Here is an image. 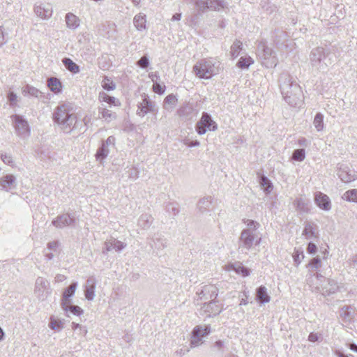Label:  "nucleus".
<instances>
[{
  "label": "nucleus",
  "instance_id": "obj_59",
  "mask_svg": "<svg viewBox=\"0 0 357 357\" xmlns=\"http://www.w3.org/2000/svg\"><path fill=\"white\" fill-rule=\"evenodd\" d=\"M1 158L5 164L10 165L11 163H13V158L10 154L1 153Z\"/></svg>",
  "mask_w": 357,
  "mask_h": 357
},
{
  "label": "nucleus",
  "instance_id": "obj_17",
  "mask_svg": "<svg viewBox=\"0 0 357 357\" xmlns=\"http://www.w3.org/2000/svg\"><path fill=\"white\" fill-rule=\"evenodd\" d=\"M314 201L317 205L324 211H329L331 208V202L328 195L317 192L314 195Z\"/></svg>",
  "mask_w": 357,
  "mask_h": 357
},
{
  "label": "nucleus",
  "instance_id": "obj_50",
  "mask_svg": "<svg viewBox=\"0 0 357 357\" xmlns=\"http://www.w3.org/2000/svg\"><path fill=\"white\" fill-rule=\"evenodd\" d=\"M102 87L107 91L113 90L115 89L114 82L107 77H105L102 82Z\"/></svg>",
  "mask_w": 357,
  "mask_h": 357
},
{
  "label": "nucleus",
  "instance_id": "obj_51",
  "mask_svg": "<svg viewBox=\"0 0 357 357\" xmlns=\"http://www.w3.org/2000/svg\"><path fill=\"white\" fill-rule=\"evenodd\" d=\"M351 310L352 308L351 307L345 306L342 308L341 315L344 316L347 320L351 321L353 319V316L351 315L353 312Z\"/></svg>",
  "mask_w": 357,
  "mask_h": 357
},
{
  "label": "nucleus",
  "instance_id": "obj_15",
  "mask_svg": "<svg viewBox=\"0 0 357 357\" xmlns=\"http://www.w3.org/2000/svg\"><path fill=\"white\" fill-rule=\"evenodd\" d=\"M126 243L116 240L114 237H111L105 242V247L102 252L106 254L107 252H110L114 250L116 252H121L126 247Z\"/></svg>",
  "mask_w": 357,
  "mask_h": 357
},
{
  "label": "nucleus",
  "instance_id": "obj_26",
  "mask_svg": "<svg viewBox=\"0 0 357 357\" xmlns=\"http://www.w3.org/2000/svg\"><path fill=\"white\" fill-rule=\"evenodd\" d=\"M47 85L50 91L55 94L60 93L62 89V84L61 81L54 77H52L47 79Z\"/></svg>",
  "mask_w": 357,
  "mask_h": 357
},
{
  "label": "nucleus",
  "instance_id": "obj_20",
  "mask_svg": "<svg viewBox=\"0 0 357 357\" xmlns=\"http://www.w3.org/2000/svg\"><path fill=\"white\" fill-rule=\"evenodd\" d=\"M177 102V96L174 93L169 94L163 100L162 108L167 112H172L176 107Z\"/></svg>",
  "mask_w": 357,
  "mask_h": 357
},
{
  "label": "nucleus",
  "instance_id": "obj_4",
  "mask_svg": "<svg viewBox=\"0 0 357 357\" xmlns=\"http://www.w3.org/2000/svg\"><path fill=\"white\" fill-rule=\"evenodd\" d=\"M333 62L328 49L317 47L312 49L310 54V63L314 71L325 73Z\"/></svg>",
  "mask_w": 357,
  "mask_h": 357
},
{
  "label": "nucleus",
  "instance_id": "obj_40",
  "mask_svg": "<svg viewBox=\"0 0 357 357\" xmlns=\"http://www.w3.org/2000/svg\"><path fill=\"white\" fill-rule=\"evenodd\" d=\"M109 153L108 147L105 145V144H102V146L98 149L96 152V156L98 160L100 162L104 160Z\"/></svg>",
  "mask_w": 357,
  "mask_h": 357
},
{
  "label": "nucleus",
  "instance_id": "obj_11",
  "mask_svg": "<svg viewBox=\"0 0 357 357\" xmlns=\"http://www.w3.org/2000/svg\"><path fill=\"white\" fill-rule=\"evenodd\" d=\"M218 294V289L216 286L213 284H207L202 287L199 291L197 292V301H204L207 303L210 301H215Z\"/></svg>",
  "mask_w": 357,
  "mask_h": 357
},
{
  "label": "nucleus",
  "instance_id": "obj_48",
  "mask_svg": "<svg viewBox=\"0 0 357 357\" xmlns=\"http://www.w3.org/2000/svg\"><path fill=\"white\" fill-rule=\"evenodd\" d=\"M96 287H84V296L88 301H93L95 298Z\"/></svg>",
  "mask_w": 357,
  "mask_h": 357
},
{
  "label": "nucleus",
  "instance_id": "obj_21",
  "mask_svg": "<svg viewBox=\"0 0 357 357\" xmlns=\"http://www.w3.org/2000/svg\"><path fill=\"white\" fill-rule=\"evenodd\" d=\"M98 112L101 115V118L105 119L107 122H111L116 119V112L107 108L103 104L99 107Z\"/></svg>",
  "mask_w": 357,
  "mask_h": 357
},
{
  "label": "nucleus",
  "instance_id": "obj_2",
  "mask_svg": "<svg viewBox=\"0 0 357 357\" xmlns=\"http://www.w3.org/2000/svg\"><path fill=\"white\" fill-rule=\"evenodd\" d=\"M243 222L246 227L241 231L238 239V250L242 252L250 250L254 245H259L261 241V236L257 233L259 223L249 219L243 220Z\"/></svg>",
  "mask_w": 357,
  "mask_h": 357
},
{
  "label": "nucleus",
  "instance_id": "obj_22",
  "mask_svg": "<svg viewBox=\"0 0 357 357\" xmlns=\"http://www.w3.org/2000/svg\"><path fill=\"white\" fill-rule=\"evenodd\" d=\"M317 226L312 222H306L302 234L304 235L306 239H312L317 237Z\"/></svg>",
  "mask_w": 357,
  "mask_h": 357
},
{
  "label": "nucleus",
  "instance_id": "obj_18",
  "mask_svg": "<svg viewBox=\"0 0 357 357\" xmlns=\"http://www.w3.org/2000/svg\"><path fill=\"white\" fill-rule=\"evenodd\" d=\"M328 284L325 286L322 284H317L315 289L319 290L323 295H330L336 292L338 289V285L333 280L328 279Z\"/></svg>",
  "mask_w": 357,
  "mask_h": 357
},
{
  "label": "nucleus",
  "instance_id": "obj_12",
  "mask_svg": "<svg viewBox=\"0 0 357 357\" xmlns=\"http://www.w3.org/2000/svg\"><path fill=\"white\" fill-rule=\"evenodd\" d=\"M209 326H197L192 331L190 340V347H196L199 346L202 343V337L208 335L210 333Z\"/></svg>",
  "mask_w": 357,
  "mask_h": 357
},
{
  "label": "nucleus",
  "instance_id": "obj_42",
  "mask_svg": "<svg viewBox=\"0 0 357 357\" xmlns=\"http://www.w3.org/2000/svg\"><path fill=\"white\" fill-rule=\"evenodd\" d=\"M242 50V43L240 40H236L234 42L233 45L231 47L230 54L231 57L236 58L237 57L241 50Z\"/></svg>",
  "mask_w": 357,
  "mask_h": 357
},
{
  "label": "nucleus",
  "instance_id": "obj_36",
  "mask_svg": "<svg viewBox=\"0 0 357 357\" xmlns=\"http://www.w3.org/2000/svg\"><path fill=\"white\" fill-rule=\"evenodd\" d=\"M211 204L212 197L211 196H208L201 199L197 204V207L200 211L204 212L208 208H209Z\"/></svg>",
  "mask_w": 357,
  "mask_h": 357
},
{
  "label": "nucleus",
  "instance_id": "obj_52",
  "mask_svg": "<svg viewBox=\"0 0 357 357\" xmlns=\"http://www.w3.org/2000/svg\"><path fill=\"white\" fill-rule=\"evenodd\" d=\"M8 33L3 29V26H0V47L8 42Z\"/></svg>",
  "mask_w": 357,
  "mask_h": 357
},
{
  "label": "nucleus",
  "instance_id": "obj_56",
  "mask_svg": "<svg viewBox=\"0 0 357 357\" xmlns=\"http://www.w3.org/2000/svg\"><path fill=\"white\" fill-rule=\"evenodd\" d=\"M50 327L52 330H61L63 328V324L61 321L56 320L54 319L51 318Z\"/></svg>",
  "mask_w": 357,
  "mask_h": 357
},
{
  "label": "nucleus",
  "instance_id": "obj_24",
  "mask_svg": "<svg viewBox=\"0 0 357 357\" xmlns=\"http://www.w3.org/2000/svg\"><path fill=\"white\" fill-rule=\"evenodd\" d=\"M256 299L261 305H264L270 301L271 297L268 294L267 289L264 286H260L257 289Z\"/></svg>",
  "mask_w": 357,
  "mask_h": 357
},
{
  "label": "nucleus",
  "instance_id": "obj_28",
  "mask_svg": "<svg viewBox=\"0 0 357 357\" xmlns=\"http://www.w3.org/2000/svg\"><path fill=\"white\" fill-rule=\"evenodd\" d=\"M99 98L102 101L108 104L109 107H112V106L119 107L121 105V102L117 98L110 96L104 92L100 93Z\"/></svg>",
  "mask_w": 357,
  "mask_h": 357
},
{
  "label": "nucleus",
  "instance_id": "obj_61",
  "mask_svg": "<svg viewBox=\"0 0 357 357\" xmlns=\"http://www.w3.org/2000/svg\"><path fill=\"white\" fill-rule=\"evenodd\" d=\"M96 287V279L91 276L86 280L84 287Z\"/></svg>",
  "mask_w": 357,
  "mask_h": 357
},
{
  "label": "nucleus",
  "instance_id": "obj_8",
  "mask_svg": "<svg viewBox=\"0 0 357 357\" xmlns=\"http://www.w3.org/2000/svg\"><path fill=\"white\" fill-rule=\"evenodd\" d=\"M11 119L15 132L22 139H26L29 137L31 130L27 121L22 116L14 114L11 116Z\"/></svg>",
  "mask_w": 357,
  "mask_h": 357
},
{
  "label": "nucleus",
  "instance_id": "obj_33",
  "mask_svg": "<svg viewBox=\"0 0 357 357\" xmlns=\"http://www.w3.org/2000/svg\"><path fill=\"white\" fill-rule=\"evenodd\" d=\"M62 61L66 69L70 72L74 74L78 73L79 72V66L76 64L71 59L64 58Z\"/></svg>",
  "mask_w": 357,
  "mask_h": 357
},
{
  "label": "nucleus",
  "instance_id": "obj_5",
  "mask_svg": "<svg viewBox=\"0 0 357 357\" xmlns=\"http://www.w3.org/2000/svg\"><path fill=\"white\" fill-rule=\"evenodd\" d=\"M222 69L221 63L214 59L202 60L193 67V72L199 78L210 79Z\"/></svg>",
  "mask_w": 357,
  "mask_h": 357
},
{
  "label": "nucleus",
  "instance_id": "obj_6",
  "mask_svg": "<svg viewBox=\"0 0 357 357\" xmlns=\"http://www.w3.org/2000/svg\"><path fill=\"white\" fill-rule=\"evenodd\" d=\"M257 54L266 68H275L278 63L275 52L268 47L265 42H260L257 46Z\"/></svg>",
  "mask_w": 357,
  "mask_h": 357
},
{
  "label": "nucleus",
  "instance_id": "obj_37",
  "mask_svg": "<svg viewBox=\"0 0 357 357\" xmlns=\"http://www.w3.org/2000/svg\"><path fill=\"white\" fill-rule=\"evenodd\" d=\"M313 125L318 132L322 131L324 128V116L321 113H317L314 119Z\"/></svg>",
  "mask_w": 357,
  "mask_h": 357
},
{
  "label": "nucleus",
  "instance_id": "obj_13",
  "mask_svg": "<svg viewBox=\"0 0 357 357\" xmlns=\"http://www.w3.org/2000/svg\"><path fill=\"white\" fill-rule=\"evenodd\" d=\"M337 175L342 182L349 183L357 179V172L344 164L338 165Z\"/></svg>",
  "mask_w": 357,
  "mask_h": 357
},
{
  "label": "nucleus",
  "instance_id": "obj_58",
  "mask_svg": "<svg viewBox=\"0 0 357 357\" xmlns=\"http://www.w3.org/2000/svg\"><path fill=\"white\" fill-rule=\"evenodd\" d=\"M303 257L304 255L303 252L299 253L298 250L295 251L293 255L294 261L296 265H298L301 262V260L303 259Z\"/></svg>",
  "mask_w": 357,
  "mask_h": 357
},
{
  "label": "nucleus",
  "instance_id": "obj_35",
  "mask_svg": "<svg viewBox=\"0 0 357 357\" xmlns=\"http://www.w3.org/2000/svg\"><path fill=\"white\" fill-rule=\"evenodd\" d=\"M22 93L24 96L29 95L35 98H38L42 94L38 89L29 84L22 88Z\"/></svg>",
  "mask_w": 357,
  "mask_h": 357
},
{
  "label": "nucleus",
  "instance_id": "obj_23",
  "mask_svg": "<svg viewBox=\"0 0 357 357\" xmlns=\"http://www.w3.org/2000/svg\"><path fill=\"white\" fill-rule=\"evenodd\" d=\"M50 287V283L48 281L43 278L38 277L36 283H35V291L38 294V296H43V294L45 290L48 289Z\"/></svg>",
  "mask_w": 357,
  "mask_h": 357
},
{
  "label": "nucleus",
  "instance_id": "obj_47",
  "mask_svg": "<svg viewBox=\"0 0 357 357\" xmlns=\"http://www.w3.org/2000/svg\"><path fill=\"white\" fill-rule=\"evenodd\" d=\"M287 40V34L285 32L282 31H278L276 32V35L275 36L274 42L278 45L282 44Z\"/></svg>",
  "mask_w": 357,
  "mask_h": 357
},
{
  "label": "nucleus",
  "instance_id": "obj_57",
  "mask_svg": "<svg viewBox=\"0 0 357 357\" xmlns=\"http://www.w3.org/2000/svg\"><path fill=\"white\" fill-rule=\"evenodd\" d=\"M137 65L142 68H146L149 66V59L147 56H142L137 61Z\"/></svg>",
  "mask_w": 357,
  "mask_h": 357
},
{
  "label": "nucleus",
  "instance_id": "obj_27",
  "mask_svg": "<svg viewBox=\"0 0 357 357\" xmlns=\"http://www.w3.org/2000/svg\"><path fill=\"white\" fill-rule=\"evenodd\" d=\"M15 177L12 174H7L0 178V190L8 191L14 184Z\"/></svg>",
  "mask_w": 357,
  "mask_h": 357
},
{
  "label": "nucleus",
  "instance_id": "obj_60",
  "mask_svg": "<svg viewBox=\"0 0 357 357\" xmlns=\"http://www.w3.org/2000/svg\"><path fill=\"white\" fill-rule=\"evenodd\" d=\"M8 100L10 102V106H14L16 104L17 96L14 92H10L8 95Z\"/></svg>",
  "mask_w": 357,
  "mask_h": 357
},
{
  "label": "nucleus",
  "instance_id": "obj_3",
  "mask_svg": "<svg viewBox=\"0 0 357 357\" xmlns=\"http://www.w3.org/2000/svg\"><path fill=\"white\" fill-rule=\"evenodd\" d=\"M53 120L65 133H70L77 128V116L68 104H61L55 108Z\"/></svg>",
  "mask_w": 357,
  "mask_h": 357
},
{
  "label": "nucleus",
  "instance_id": "obj_55",
  "mask_svg": "<svg viewBox=\"0 0 357 357\" xmlns=\"http://www.w3.org/2000/svg\"><path fill=\"white\" fill-rule=\"evenodd\" d=\"M167 210L168 212L172 213L173 215H176L179 213V207L178 204L176 203H170L167 206Z\"/></svg>",
  "mask_w": 357,
  "mask_h": 357
},
{
  "label": "nucleus",
  "instance_id": "obj_19",
  "mask_svg": "<svg viewBox=\"0 0 357 357\" xmlns=\"http://www.w3.org/2000/svg\"><path fill=\"white\" fill-rule=\"evenodd\" d=\"M203 309L205 312L208 313L209 317L219 314L222 310V308L217 304V301H210L208 303H204Z\"/></svg>",
  "mask_w": 357,
  "mask_h": 357
},
{
  "label": "nucleus",
  "instance_id": "obj_7",
  "mask_svg": "<svg viewBox=\"0 0 357 357\" xmlns=\"http://www.w3.org/2000/svg\"><path fill=\"white\" fill-rule=\"evenodd\" d=\"M199 109L196 104L190 101H185L176 110V114L184 121H191L197 116Z\"/></svg>",
  "mask_w": 357,
  "mask_h": 357
},
{
  "label": "nucleus",
  "instance_id": "obj_45",
  "mask_svg": "<svg viewBox=\"0 0 357 357\" xmlns=\"http://www.w3.org/2000/svg\"><path fill=\"white\" fill-rule=\"evenodd\" d=\"M194 3L199 11L204 12L207 9L209 10V0H194Z\"/></svg>",
  "mask_w": 357,
  "mask_h": 357
},
{
  "label": "nucleus",
  "instance_id": "obj_54",
  "mask_svg": "<svg viewBox=\"0 0 357 357\" xmlns=\"http://www.w3.org/2000/svg\"><path fill=\"white\" fill-rule=\"evenodd\" d=\"M321 261L319 257H314L310 260L307 266L310 267L312 269L317 270L319 267H321Z\"/></svg>",
  "mask_w": 357,
  "mask_h": 357
},
{
  "label": "nucleus",
  "instance_id": "obj_49",
  "mask_svg": "<svg viewBox=\"0 0 357 357\" xmlns=\"http://www.w3.org/2000/svg\"><path fill=\"white\" fill-rule=\"evenodd\" d=\"M66 312H70L74 315H80L83 313V310L81 307L77 305H72L71 303L68 305V310H65Z\"/></svg>",
  "mask_w": 357,
  "mask_h": 357
},
{
  "label": "nucleus",
  "instance_id": "obj_9",
  "mask_svg": "<svg viewBox=\"0 0 357 357\" xmlns=\"http://www.w3.org/2000/svg\"><path fill=\"white\" fill-rule=\"evenodd\" d=\"M141 101L137 103V114L144 117L148 113L158 112V107L154 101H152L149 95L143 93L141 96Z\"/></svg>",
  "mask_w": 357,
  "mask_h": 357
},
{
  "label": "nucleus",
  "instance_id": "obj_39",
  "mask_svg": "<svg viewBox=\"0 0 357 357\" xmlns=\"http://www.w3.org/2000/svg\"><path fill=\"white\" fill-rule=\"evenodd\" d=\"M260 185L266 192H270L273 190V184L271 181L265 176H261L259 181Z\"/></svg>",
  "mask_w": 357,
  "mask_h": 357
},
{
  "label": "nucleus",
  "instance_id": "obj_62",
  "mask_svg": "<svg viewBox=\"0 0 357 357\" xmlns=\"http://www.w3.org/2000/svg\"><path fill=\"white\" fill-rule=\"evenodd\" d=\"M96 287V279L91 276L86 280L84 287Z\"/></svg>",
  "mask_w": 357,
  "mask_h": 357
},
{
  "label": "nucleus",
  "instance_id": "obj_1",
  "mask_svg": "<svg viewBox=\"0 0 357 357\" xmlns=\"http://www.w3.org/2000/svg\"><path fill=\"white\" fill-rule=\"evenodd\" d=\"M279 82L284 100L292 107L300 106L303 102V94L300 86L287 73L280 75Z\"/></svg>",
  "mask_w": 357,
  "mask_h": 357
},
{
  "label": "nucleus",
  "instance_id": "obj_64",
  "mask_svg": "<svg viewBox=\"0 0 357 357\" xmlns=\"http://www.w3.org/2000/svg\"><path fill=\"white\" fill-rule=\"evenodd\" d=\"M149 77L151 79V81L153 82V84L155 82H158L160 79V75H159L158 73H157V72L150 73L149 74Z\"/></svg>",
  "mask_w": 357,
  "mask_h": 357
},
{
  "label": "nucleus",
  "instance_id": "obj_38",
  "mask_svg": "<svg viewBox=\"0 0 357 357\" xmlns=\"http://www.w3.org/2000/svg\"><path fill=\"white\" fill-rule=\"evenodd\" d=\"M254 63L253 59L250 57L241 56L237 63V66L239 68H248L249 66Z\"/></svg>",
  "mask_w": 357,
  "mask_h": 357
},
{
  "label": "nucleus",
  "instance_id": "obj_41",
  "mask_svg": "<svg viewBox=\"0 0 357 357\" xmlns=\"http://www.w3.org/2000/svg\"><path fill=\"white\" fill-rule=\"evenodd\" d=\"M342 198L348 202H357V189H352L345 192Z\"/></svg>",
  "mask_w": 357,
  "mask_h": 357
},
{
  "label": "nucleus",
  "instance_id": "obj_14",
  "mask_svg": "<svg viewBox=\"0 0 357 357\" xmlns=\"http://www.w3.org/2000/svg\"><path fill=\"white\" fill-rule=\"evenodd\" d=\"M75 221V217L69 213H63L58 215L52 221V225L58 229L72 226Z\"/></svg>",
  "mask_w": 357,
  "mask_h": 357
},
{
  "label": "nucleus",
  "instance_id": "obj_46",
  "mask_svg": "<svg viewBox=\"0 0 357 357\" xmlns=\"http://www.w3.org/2000/svg\"><path fill=\"white\" fill-rule=\"evenodd\" d=\"M305 158V151L303 149H296L292 154V159L296 161H303Z\"/></svg>",
  "mask_w": 357,
  "mask_h": 357
},
{
  "label": "nucleus",
  "instance_id": "obj_10",
  "mask_svg": "<svg viewBox=\"0 0 357 357\" xmlns=\"http://www.w3.org/2000/svg\"><path fill=\"white\" fill-rule=\"evenodd\" d=\"M216 123L212 119L211 116L207 112H203L201 119L195 126L197 132L202 135L208 130L215 131L217 129Z\"/></svg>",
  "mask_w": 357,
  "mask_h": 357
},
{
  "label": "nucleus",
  "instance_id": "obj_30",
  "mask_svg": "<svg viewBox=\"0 0 357 357\" xmlns=\"http://www.w3.org/2000/svg\"><path fill=\"white\" fill-rule=\"evenodd\" d=\"M153 220V218L150 214L144 213L141 215L139 217L138 220V225L142 229H146L151 225Z\"/></svg>",
  "mask_w": 357,
  "mask_h": 357
},
{
  "label": "nucleus",
  "instance_id": "obj_25",
  "mask_svg": "<svg viewBox=\"0 0 357 357\" xmlns=\"http://www.w3.org/2000/svg\"><path fill=\"white\" fill-rule=\"evenodd\" d=\"M65 21L66 23V26L68 29H70L73 30H75L77 28H78V26L80 24L79 18L72 13H68L66 15Z\"/></svg>",
  "mask_w": 357,
  "mask_h": 357
},
{
  "label": "nucleus",
  "instance_id": "obj_34",
  "mask_svg": "<svg viewBox=\"0 0 357 357\" xmlns=\"http://www.w3.org/2000/svg\"><path fill=\"white\" fill-rule=\"evenodd\" d=\"M231 268L238 274L243 277L248 276L250 274V271L246 267L243 266L240 262H236L231 264Z\"/></svg>",
  "mask_w": 357,
  "mask_h": 357
},
{
  "label": "nucleus",
  "instance_id": "obj_31",
  "mask_svg": "<svg viewBox=\"0 0 357 357\" xmlns=\"http://www.w3.org/2000/svg\"><path fill=\"white\" fill-rule=\"evenodd\" d=\"M146 15L142 13L136 15L133 19V24L135 28L139 31L146 29Z\"/></svg>",
  "mask_w": 357,
  "mask_h": 357
},
{
  "label": "nucleus",
  "instance_id": "obj_43",
  "mask_svg": "<svg viewBox=\"0 0 357 357\" xmlns=\"http://www.w3.org/2000/svg\"><path fill=\"white\" fill-rule=\"evenodd\" d=\"M314 279H316L317 280H321V279H324V277L319 273H317L316 275L312 273V271H310L309 273L307 275L306 282L307 284L310 286H314L316 287L317 283L314 284Z\"/></svg>",
  "mask_w": 357,
  "mask_h": 357
},
{
  "label": "nucleus",
  "instance_id": "obj_53",
  "mask_svg": "<svg viewBox=\"0 0 357 357\" xmlns=\"http://www.w3.org/2000/svg\"><path fill=\"white\" fill-rule=\"evenodd\" d=\"M166 86L165 85H161L158 82H155L153 84V91L159 95H162L165 91Z\"/></svg>",
  "mask_w": 357,
  "mask_h": 357
},
{
  "label": "nucleus",
  "instance_id": "obj_44",
  "mask_svg": "<svg viewBox=\"0 0 357 357\" xmlns=\"http://www.w3.org/2000/svg\"><path fill=\"white\" fill-rule=\"evenodd\" d=\"M153 243H150L152 248H155L158 250H162L167 246V242L165 239L161 238H155L153 239Z\"/></svg>",
  "mask_w": 357,
  "mask_h": 357
},
{
  "label": "nucleus",
  "instance_id": "obj_16",
  "mask_svg": "<svg viewBox=\"0 0 357 357\" xmlns=\"http://www.w3.org/2000/svg\"><path fill=\"white\" fill-rule=\"evenodd\" d=\"M77 287V282H73L68 288H66L62 295L61 307L63 310H68V305L71 303L70 298L75 294Z\"/></svg>",
  "mask_w": 357,
  "mask_h": 357
},
{
  "label": "nucleus",
  "instance_id": "obj_29",
  "mask_svg": "<svg viewBox=\"0 0 357 357\" xmlns=\"http://www.w3.org/2000/svg\"><path fill=\"white\" fill-rule=\"evenodd\" d=\"M36 14L42 19H48L52 16V10L50 8H45L42 5L35 7Z\"/></svg>",
  "mask_w": 357,
  "mask_h": 357
},
{
  "label": "nucleus",
  "instance_id": "obj_32",
  "mask_svg": "<svg viewBox=\"0 0 357 357\" xmlns=\"http://www.w3.org/2000/svg\"><path fill=\"white\" fill-rule=\"evenodd\" d=\"M209 10L219 11L220 9L227 8L228 3L226 0H209Z\"/></svg>",
  "mask_w": 357,
  "mask_h": 357
},
{
  "label": "nucleus",
  "instance_id": "obj_63",
  "mask_svg": "<svg viewBox=\"0 0 357 357\" xmlns=\"http://www.w3.org/2000/svg\"><path fill=\"white\" fill-rule=\"evenodd\" d=\"M294 205L301 211L305 210V203L302 199H297L294 201Z\"/></svg>",
  "mask_w": 357,
  "mask_h": 357
}]
</instances>
